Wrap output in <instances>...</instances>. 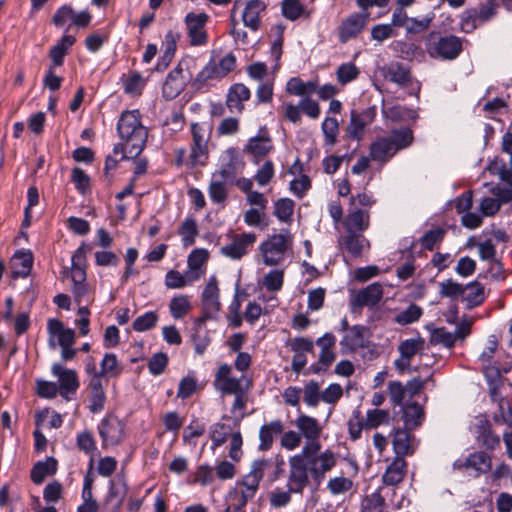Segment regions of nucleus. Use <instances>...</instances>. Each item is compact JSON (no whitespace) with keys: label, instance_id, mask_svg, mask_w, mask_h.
<instances>
[{"label":"nucleus","instance_id":"nucleus-16","mask_svg":"<svg viewBox=\"0 0 512 512\" xmlns=\"http://www.w3.org/2000/svg\"><path fill=\"white\" fill-rule=\"evenodd\" d=\"M99 433L104 447L116 446L124 437V424L117 417L109 415L101 421Z\"/></svg>","mask_w":512,"mask_h":512},{"label":"nucleus","instance_id":"nucleus-49","mask_svg":"<svg viewBox=\"0 0 512 512\" xmlns=\"http://www.w3.org/2000/svg\"><path fill=\"white\" fill-rule=\"evenodd\" d=\"M76 12L70 5H63L56 10L52 17V22L57 27L65 25L73 26Z\"/></svg>","mask_w":512,"mask_h":512},{"label":"nucleus","instance_id":"nucleus-64","mask_svg":"<svg viewBox=\"0 0 512 512\" xmlns=\"http://www.w3.org/2000/svg\"><path fill=\"white\" fill-rule=\"evenodd\" d=\"M168 364V356L163 352L154 354L148 362V369L154 376L162 374Z\"/></svg>","mask_w":512,"mask_h":512},{"label":"nucleus","instance_id":"nucleus-40","mask_svg":"<svg viewBox=\"0 0 512 512\" xmlns=\"http://www.w3.org/2000/svg\"><path fill=\"white\" fill-rule=\"evenodd\" d=\"M402 418L407 429H414L424 418L423 408L418 403H411L404 407Z\"/></svg>","mask_w":512,"mask_h":512},{"label":"nucleus","instance_id":"nucleus-48","mask_svg":"<svg viewBox=\"0 0 512 512\" xmlns=\"http://www.w3.org/2000/svg\"><path fill=\"white\" fill-rule=\"evenodd\" d=\"M121 80L125 93L130 95L140 94L145 85L143 77L138 72H133L127 76L124 75Z\"/></svg>","mask_w":512,"mask_h":512},{"label":"nucleus","instance_id":"nucleus-20","mask_svg":"<svg viewBox=\"0 0 512 512\" xmlns=\"http://www.w3.org/2000/svg\"><path fill=\"white\" fill-rule=\"evenodd\" d=\"M345 232L364 233L370 225V213L367 209L350 207L348 214L342 221Z\"/></svg>","mask_w":512,"mask_h":512},{"label":"nucleus","instance_id":"nucleus-26","mask_svg":"<svg viewBox=\"0 0 512 512\" xmlns=\"http://www.w3.org/2000/svg\"><path fill=\"white\" fill-rule=\"evenodd\" d=\"M89 391V410L92 413H98L104 409L106 395L103 387L102 378L99 375L91 377L88 384Z\"/></svg>","mask_w":512,"mask_h":512},{"label":"nucleus","instance_id":"nucleus-28","mask_svg":"<svg viewBox=\"0 0 512 512\" xmlns=\"http://www.w3.org/2000/svg\"><path fill=\"white\" fill-rule=\"evenodd\" d=\"M284 431V423L283 421L276 419L272 420L260 427L259 430V450L267 451L269 450L274 440L277 436L281 435Z\"/></svg>","mask_w":512,"mask_h":512},{"label":"nucleus","instance_id":"nucleus-51","mask_svg":"<svg viewBox=\"0 0 512 512\" xmlns=\"http://www.w3.org/2000/svg\"><path fill=\"white\" fill-rule=\"evenodd\" d=\"M423 310L416 304H410L405 310L395 316V321L400 325H408L420 319Z\"/></svg>","mask_w":512,"mask_h":512},{"label":"nucleus","instance_id":"nucleus-37","mask_svg":"<svg viewBox=\"0 0 512 512\" xmlns=\"http://www.w3.org/2000/svg\"><path fill=\"white\" fill-rule=\"evenodd\" d=\"M93 479L86 475L84 478V485L81 493L82 504L78 506L77 512H97L99 509L98 502L94 499L92 494Z\"/></svg>","mask_w":512,"mask_h":512},{"label":"nucleus","instance_id":"nucleus-42","mask_svg":"<svg viewBox=\"0 0 512 512\" xmlns=\"http://www.w3.org/2000/svg\"><path fill=\"white\" fill-rule=\"evenodd\" d=\"M286 91L296 96H308L316 91V84L312 81L304 82L300 78H291L286 85Z\"/></svg>","mask_w":512,"mask_h":512},{"label":"nucleus","instance_id":"nucleus-30","mask_svg":"<svg viewBox=\"0 0 512 512\" xmlns=\"http://www.w3.org/2000/svg\"><path fill=\"white\" fill-rule=\"evenodd\" d=\"M250 98V90L242 83L231 86L226 98V106L230 112L242 113L244 102Z\"/></svg>","mask_w":512,"mask_h":512},{"label":"nucleus","instance_id":"nucleus-4","mask_svg":"<svg viewBox=\"0 0 512 512\" xmlns=\"http://www.w3.org/2000/svg\"><path fill=\"white\" fill-rule=\"evenodd\" d=\"M268 467V460L257 459L252 462L250 471L235 483L234 489L230 491V497L235 501V510L243 509L255 497Z\"/></svg>","mask_w":512,"mask_h":512},{"label":"nucleus","instance_id":"nucleus-43","mask_svg":"<svg viewBox=\"0 0 512 512\" xmlns=\"http://www.w3.org/2000/svg\"><path fill=\"white\" fill-rule=\"evenodd\" d=\"M284 283V270L274 269L269 271L262 278L260 285L269 292H278Z\"/></svg>","mask_w":512,"mask_h":512},{"label":"nucleus","instance_id":"nucleus-35","mask_svg":"<svg viewBox=\"0 0 512 512\" xmlns=\"http://www.w3.org/2000/svg\"><path fill=\"white\" fill-rule=\"evenodd\" d=\"M209 259V252L203 248L194 249L188 256L187 273L199 274V278L204 275L206 264Z\"/></svg>","mask_w":512,"mask_h":512},{"label":"nucleus","instance_id":"nucleus-56","mask_svg":"<svg viewBox=\"0 0 512 512\" xmlns=\"http://www.w3.org/2000/svg\"><path fill=\"white\" fill-rule=\"evenodd\" d=\"M158 322V315L156 312L149 311L137 317L133 322V329L138 332H144L155 327Z\"/></svg>","mask_w":512,"mask_h":512},{"label":"nucleus","instance_id":"nucleus-13","mask_svg":"<svg viewBox=\"0 0 512 512\" xmlns=\"http://www.w3.org/2000/svg\"><path fill=\"white\" fill-rule=\"evenodd\" d=\"M256 240V234L251 232L234 234L231 237V243L222 246L220 252L232 260H239L248 253L249 248L255 244Z\"/></svg>","mask_w":512,"mask_h":512},{"label":"nucleus","instance_id":"nucleus-5","mask_svg":"<svg viewBox=\"0 0 512 512\" xmlns=\"http://www.w3.org/2000/svg\"><path fill=\"white\" fill-rule=\"evenodd\" d=\"M292 244L293 235L289 230H283L278 234L271 235L259 246L263 263L267 266L281 264L285 259L287 251L291 249Z\"/></svg>","mask_w":512,"mask_h":512},{"label":"nucleus","instance_id":"nucleus-46","mask_svg":"<svg viewBox=\"0 0 512 512\" xmlns=\"http://www.w3.org/2000/svg\"><path fill=\"white\" fill-rule=\"evenodd\" d=\"M430 343L432 345H442L450 349L456 343V336L445 327L435 328L431 331Z\"/></svg>","mask_w":512,"mask_h":512},{"label":"nucleus","instance_id":"nucleus-41","mask_svg":"<svg viewBox=\"0 0 512 512\" xmlns=\"http://www.w3.org/2000/svg\"><path fill=\"white\" fill-rule=\"evenodd\" d=\"M461 298L469 307L477 306L481 304L484 299L483 287L478 282H472L463 286Z\"/></svg>","mask_w":512,"mask_h":512},{"label":"nucleus","instance_id":"nucleus-52","mask_svg":"<svg viewBox=\"0 0 512 512\" xmlns=\"http://www.w3.org/2000/svg\"><path fill=\"white\" fill-rule=\"evenodd\" d=\"M322 132L324 134L325 144L333 146L337 142L339 132V123L336 118L326 117L322 123Z\"/></svg>","mask_w":512,"mask_h":512},{"label":"nucleus","instance_id":"nucleus-18","mask_svg":"<svg viewBox=\"0 0 512 512\" xmlns=\"http://www.w3.org/2000/svg\"><path fill=\"white\" fill-rule=\"evenodd\" d=\"M48 344L51 348L56 346H64L67 344H74L75 331L71 328H66L64 324L58 319H49L47 322Z\"/></svg>","mask_w":512,"mask_h":512},{"label":"nucleus","instance_id":"nucleus-61","mask_svg":"<svg viewBox=\"0 0 512 512\" xmlns=\"http://www.w3.org/2000/svg\"><path fill=\"white\" fill-rule=\"evenodd\" d=\"M281 435L280 445L287 451H294L299 448L303 440L299 432L295 430L283 431Z\"/></svg>","mask_w":512,"mask_h":512},{"label":"nucleus","instance_id":"nucleus-1","mask_svg":"<svg viewBox=\"0 0 512 512\" xmlns=\"http://www.w3.org/2000/svg\"><path fill=\"white\" fill-rule=\"evenodd\" d=\"M289 476L287 486L290 491L302 494L309 483V477L320 483L337 464V454L322 444L302 446L301 451L288 460Z\"/></svg>","mask_w":512,"mask_h":512},{"label":"nucleus","instance_id":"nucleus-62","mask_svg":"<svg viewBox=\"0 0 512 512\" xmlns=\"http://www.w3.org/2000/svg\"><path fill=\"white\" fill-rule=\"evenodd\" d=\"M121 371L119 367L118 360L115 354L107 353L104 355L101 362V371L100 374L103 375H118Z\"/></svg>","mask_w":512,"mask_h":512},{"label":"nucleus","instance_id":"nucleus-63","mask_svg":"<svg viewBox=\"0 0 512 512\" xmlns=\"http://www.w3.org/2000/svg\"><path fill=\"white\" fill-rule=\"evenodd\" d=\"M283 15L289 20H296L304 13V7L298 0H284Z\"/></svg>","mask_w":512,"mask_h":512},{"label":"nucleus","instance_id":"nucleus-31","mask_svg":"<svg viewBox=\"0 0 512 512\" xmlns=\"http://www.w3.org/2000/svg\"><path fill=\"white\" fill-rule=\"evenodd\" d=\"M407 472V462L402 457H395L386 468L382 480L385 485L395 486L403 481Z\"/></svg>","mask_w":512,"mask_h":512},{"label":"nucleus","instance_id":"nucleus-34","mask_svg":"<svg viewBox=\"0 0 512 512\" xmlns=\"http://www.w3.org/2000/svg\"><path fill=\"white\" fill-rule=\"evenodd\" d=\"M215 66V58L212 57L210 61L199 71L197 76L192 81V87L200 91L205 89L210 81L221 80Z\"/></svg>","mask_w":512,"mask_h":512},{"label":"nucleus","instance_id":"nucleus-50","mask_svg":"<svg viewBox=\"0 0 512 512\" xmlns=\"http://www.w3.org/2000/svg\"><path fill=\"white\" fill-rule=\"evenodd\" d=\"M385 500L381 495V488L362 500L363 512H383Z\"/></svg>","mask_w":512,"mask_h":512},{"label":"nucleus","instance_id":"nucleus-2","mask_svg":"<svg viewBox=\"0 0 512 512\" xmlns=\"http://www.w3.org/2000/svg\"><path fill=\"white\" fill-rule=\"evenodd\" d=\"M117 132L121 142L114 147V154L121 159L136 158L143 151L148 130L142 124L138 110L124 111L117 123Z\"/></svg>","mask_w":512,"mask_h":512},{"label":"nucleus","instance_id":"nucleus-15","mask_svg":"<svg viewBox=\"0 0 512 512\" xmlns=\"http://www.w3.org/2000/svg\"><path fill=\"white\" fill-rule=\"evenodd\" d=\"M336 337L332 333H325L318 338L316 345L320 347L318 363L313 364L311 369L314 373L325 371L335 361L336 353L334 351Z\"/></svg>","mask_w":512,"mask_h":512},{"label":"nucleus","instance_id":"nucleus-25","mask_svg":"<svg viewBox=\"0 0 512 512\" xmlns=\"http://www.w3.org/2000/svg\"><path fill=\"white\" fill-rule=\"evenodd\" d=\"M383 296V288L380 283H372L366 288L356 292L351 300L354 307L374 306Z\"/></svg>","mask_w":512,"mask_h":512},{"label":"nucleus","instance_id":"nucleus-10","mask_svg":"<svg viewBox=\"0 0 512 512\" xmlns=\"http://www.w3.org/2000/svg\"><path fill=\"white\" fill-rule=\"evenodd\" d=\"M208 20L209 16L204 12H190L185 16L184 23L191 46L197 47L207 44L208 34L206 31V24Z\"/></svg>","mask_w":512,"mask_h":512},{"label":"nucleus","instance_id":"nucleus-44","mask_svg":"<svg viewBox=\"0 0 512 512\" xmlns=\"http://www.w3.org/2000/svg\"><path fill=\"white\" fill-rule=\"evenodd\" d=\"M294 201L289 198H281L275 202L274 215L283 223H290L294 212Z\"/></svg>","mask_w":512,"mask_h":512},{"label":"nucleus","instance_id":"nucleus-57","mask_svg":"<svg viewBox=\"0 0 512 512\" xmlns=\"http://www.w3.org/2000/svg\"><path fill=\"white\" fill-rule=\"evenodd\" d=\"M352 486V480L343 476L330 478L327 482V489L332 495L346 493L352 488Z\"/></svg>","mask_w":512,"mask_h":512},{"label":"nucleus","instance_id":"nucleus-47","mask_svg":"<svg viewBox=\"0 0 512 512\" xmlns=\"http://www.w3.org/2000/svg\"><path fill=\"white\" fill-rule=\"evenodd\" d=\"M368 122L355 111L351 112L350 122L346 128L348 136L355 140H360L363 137L365 127Z\"/></svg>","mask_w":512,"mask_h":512},{"label":"nucleus","instance_id":"nucleus-23","mask_svg":"<svg viewBox=\"0 0 512 512\" xmlns=\"http://www.w3.org/2000/svg\"><path fill=\"white\" fill-rule=\"evenodd\" d=\"M369 18V13H354L346 18L340 26V40H347L358 35L365 27Z\"/></svg>","mask_w":512,"mask_h":512},{"label":"nucleus","instance_id":"nucleus-12","mask_svg":"<svg viewBox=\"0 0 512 512\" xmlns=\"http://www.w3.org/2000/svg\"><path fill=\"white\" fill-rule=\"evenodd\" d=\"M294 425L301 438L305 440L303 446L321 444L320 437L323 432V427L318 419L301 413L296 417Z\"/></svg>","mask_w":512,"mask_h":512},{"label":"nucleus","instance_id":"nucleus-17","mask_svg":"<svg viewBox=\"0 0 512 512\" xmlns=\"http://www.w3.org/2000/svg\"><path fill=\"white\" fill-rule=\"evenodd\" d=\"M461 51L462 43L456 36L441 37L428 49L431 57H439L444 60L455 59Z\"/></svg>","mask_w":512,"mask_h":512},{"label":"nucleus","instance_id":"nucleus-38","mask_svg":"<svg viewBox=\"0 0 512 512\" xmlns=\"http://www.w3.org/2000/svg\"><path fill=\"white\" fill-rule=\"evenodd\" d=\"M57 470V461L49 457L45 461L37 462L31 470V479L35 484H41L48 475Z\"/></svg>","mask_w":512,"mask_h":512},{"label":"nucleus","instance_id":"nucleus-9","mask_svg":"<svg viewBox=\"0 0 512 512\" xmlns=\"http://www.w3.org/2000/svg\"><path fill=\"white\" fill-rule=\"evenodd\" d=\"M214 387L226 395L239 393L245 388H249L248 381L244 378H236L232 374V367L228 364H222L218 367L215 378Z\"/></svg>","mask_w":512,"mask_h":512},{"label":"nucleus","instance_id":"nucleus-11","mask_svg":"<svg viewBox=\"0 0 512 512\" xmlns=\"http://www.w3.org/2000/svg\"><path fill=\"white\" fill-rule=\"evenodd\" d=\"M454 469L462 471L469 476L479 477L490 471L491 457L483 451L474 452L465 459H459L453 464Z\"/></svg>","mask_w":512,"mask_h":512},{"label":"nucleus","instance_id":"nucleus-7","mask_svg":"<svg viewBox=\"0 0 512 512\" xmlns=\"http://www.w3.org/2000/svg\"><path fill=\"white\" fill-rule=\"evenodd\" d=\"M192 141L190 144V161L203 166L208 160V143L211 139V127L205 123H192Z\"/></svg>","mask_w":512,"mask_h":512},{"label":"nucleus","instance_id":"nucleus-3","mask_svg":"<svg viewBox=\"0 0 512 512\" xmlns=\"http://www.w3.org/2000/svg\"><path fill=\"white\" fill-rule=\"evenodd\" d=\"M414 140L409 128L395 129L389 136L377 137L369 147V157L380 164L387 163L396 153L409 147Z\"/></svg>","mask_w":512,"mask_h":512},{"label":"nucleus","instance_id":"nucleus-59","mask_svg":"<svg viewBox=\"0 0 512 512\" xmlns=\"http://www.w3.org/2000/svg\"><path fill=\"white\" fill-rule=\"evenodd\" d=\"M439 287V293L442 297L456 299L462 296L463 285L453 281L452 279L440 282Z\"/></svg>","mask_w":512,"mask_h":512},{"label":"nucleus","instance_id":"nucleus-29","mask_svg":"<svg viewBox=\"0 0 512 512\" xmlns=\"http://www.w3.org/2000/svg\"><path fill=\"white\" fill-rule=\"evenodd\" d=\"M392 446L396 457L412 455L415 450V439L406 429H397L392 437Z\"/></svg>","mask_w":512,"mask_h":512},{"label":"nucleus","instance_id":"nucleus-19","mask_svg":"<svg viewBox=\"0 0 512 512\" xmlns=\"http://www.w3.org/2000/svg\"><path fill=\"white\" fill-rule=\"evenodd\" d=\"M51 372L58 378V389L62 397L68 398L70 394L76 393L80 384L77 373L74 370L55 363L52 365Z\"/></svg>","mask_w":512,"mask_h":512},{"label":"nucleus","instance_id":"nucleus-58","mask_svg":"<svg viewBox=\"0 0 512 512\" xmlns=\"http://www.w3.org/2000/svg\"><path fill=\"white\" fill-rule=\"evenodd\" d=\"M231 434L230 426L222 423L214 424L210 431V438L213 442V446H221L227 441L228 436H231Z\"/></svg>","mask_w":512,"mask_h":512},{"label":"nucleus","instance_id":"nucleus-8","mask_svg":"<svg viewBox=\"0 0 512 512\" xmlns=\"http://www.w3.org/2000/svg\"><path fill=\"white\" fill-rule=\"evenodd\" d=\"M220 291L218 281L215 276L209 278L201 294L202 315L197 322L204 323L207 320H217L221 311V302L219 299Z\"/></svg>","mask_w":512,"mask_h":512},{"label":"nucleus","instance_id":"nucleus-27","mask_svg":"<svg viewBox=\"0 0 512 512\" xmlns=\"http://www.w3.org/2000/svg\"><path fill=\"white\" fill-rule=\"evenodd\" d=\"M266 10V3L262 0H248L242 12V20L246 27L257 30L260 27L261 15Z\"/></svg>","mask_w":512,"mask_h":512},{"label":"nucleus","instance_id":"nucleus-36","mask_svg":"<svg viewBox=\"0 0 512 512\" xmlns=\"http://www.w3.org/2000/svg\"><path fill=\"white\" fill-rule=\"evenodd\" d=\"M197 280H199V274L187 273V271L181 274L179 271L170 270L165 275V285L169 289H181Z\"/></svg>","mask_w":512,"mask_h":512},{"label":"nucleus","instance_id":"nucleus-22","mask_svg":"<svg viewBox=\"0 0 512 512\" xmlns=\"http://www.w3.org/2000/svg\"><path fill=\"white\" fill-rule=\"evenodd\" d=\"M340 249L346 250L353 257H360L370 247V242L362 233L345 232L338 239Z\"/></svg>","mask_w":512,"mask_h":512},{"label":"nucleus","instance_id":"nucleus-32","mask_svg":"<svg viewBox=\"0 0 512 512\" xmlns=\"http://www.w3.org/2000/svg\"><path fill=\"white\" fill-rule=\"evenodd\" d=\"M85 255V245H81L72 255V265L69 271V275L73 284H81L82 282H86Z\"/></svg>","mask_w":512,"mask_h":512},{"label":"nucleus","instance_id":"nucleus-24","mask_svg":"<svg viewBox=\"0 0 512 512\" xmlns=\"http://www.w3.org/2000/svg\"><path fill=\"white\" fill-rule=\"evenodd\" d=\"M385 79L397 84L399 87H407L412 80L410 70L400 62H391L380 69Z\"/></svg>","mask_w":512,"mask_h":512},{"label":"nucleus","instance_id":"nucleus-21","mask_svg":"<svg viewBox=\"0 0 512 512\" xmlns=\"http://www.w3.org/2000/svg\"><path fill=\"white\" fill-rule=\"evenodd\" d=\"M367 328L362 325H354L344 334L340 341L343 354L352 353L365 347Z\"/></svg>","mask_w":512,"mask_h":512},{"label":"nucleus","instance_id":"nucleus-6","mask_svg":"<svg viewBox=\"0 0 512 512\" xmlns=\"http://www.w3.org/2000/svg\"><path fill=\"white\" fill-rule=\"evenodd\" d=\"M196 69V60L192 57L183 58L176 68L167 76L163 83V95L167 99H174L185 88L187 80L192 78L193 71Z\"/></svg>","mask_w":512,"mask_h":512},{"label":"nucleus","instance_id":"nucleus-39","mask_svg":"<svg viewBox=\"0 0 512 512\" xmlns=\"http://www.w3.org/2000/svg\"><path fill=\"white\" fill-rule=\"evenodd\" d=\"M192 309L190 296L185 294L175 295L169 303V312L174 319H182Z\"/></svg>","mask_w":512,"mask_h":512},{"label":"nucleus","instance_id":"nucleus-53","mask_svg":"<svg viewBox=\"0 0 512 512\" xmlns=\"http://www.w3.org/2000/svg\"><path fill=\"white\" fill-rule=\"evenodd\" d=\"M359 74V69L352 62L341 64L336 71L337 80L342 85L355 80Z\"/></svg>","mask_w":512,"mask_h":512},{"label":"nucleus","instance_id":"nucleus-60","mask_svg":"<svg viewBox=\"0 0 512 512\" xmlns=\"http://www.w3.org/2000/svg\"><path fill=\"white\" fill-rule=\"evenodd\" d=\"M215 66L218 75L223 79L231 73L236 67V57L233 53H227L220 59H215Z\"/></svg>","mask_w":512,"mask_h":512},{"label":"nucleus","instance_id":"nucleus-55","mask_svg":"<svg viewBox=\"0 0 512 512\" xmlns=\"http://www.w3.org/2000/svg\"><path fill=\"white\" fill-rule=\"evenodd\" d=\"M424 347V341L421 338L407 339L400 343L399 352L405 358L412 359Z\"/></svg>","mask_w":512,"mask_h":512},{"label":"nucleus","instance_id":"nucleus-45","mask_svg":"<svg viewBox=\"0 0 512 512\" xmlns=\"http://www.w3.org/2000/svg\"><path fill=\"white\" fill-rule=\"evenodd\" d=\"M178 232L182 237L184 247L193 245L195 242V238L198 235V228L195 219L186 218L181 223Z\"/></svg>","mask_w":512,"mask_h":512},{"label":"nucleus","instance_id":"nucleus-54","mask_svg":"<svg viewBox=\"0 0 512 512\" xmlns=\"http://www.w3.org/2000/svg\"><path fill=\"white\" fill-rule=\"evenodd\" d=\"M304 402L310 407H316L321 400V386L316 381H309L304 386Z\"/></svg>","mask_w":512,"mask_h":512},{"label":"nucleus","instance_id":"nucleus-33","mask_svg":"<svg viewBox=\"0 0 512 512\" xmlns=\"http://www.w3.org/2000/svg\"><path fill=\"white\" fill-rule=\"evenodd\" d=\"M33 263V256L30 251H18L11 260L13 278L25 277L29 274Z\"/></svg>","mask_w":512,"mask_h":512},{"label":"nucleus","instance_id":"nucleus-14","mask_svg":"<svg viewBox=\"0 0 512 512\" xmlns=\"http://www.w3.org/2000/svg\"><path fill=\"white\" fill-rule=\"evenodd\" d=\"M274 149L272 138L266 127H261L258 134L251 137L244 146V153L250 155L257 163Z\"/></svg>","mask_w":512,"mask_h":512}]
</instances>
